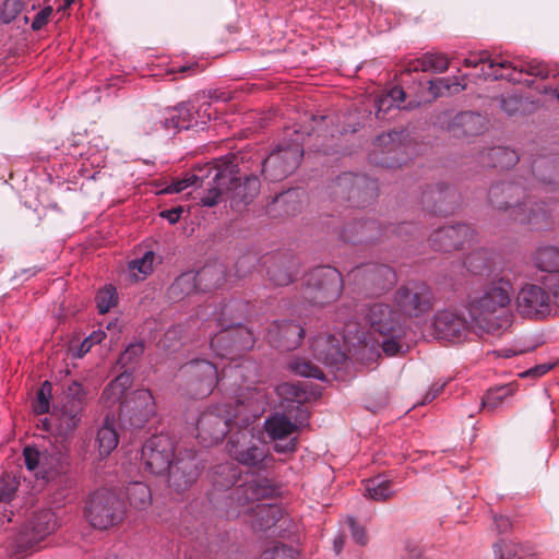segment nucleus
<instances>
[{"mask_svg": "<svg viewBox=\"0 0 559 559\" xmlns=\"http://www.w3.org/2000/svg\"><path fill=\"white\" fill-rule=\"evenodd\" d=\"M254 393L257 395L254 401L251 399L237 400L239 405L236 411H231L229 404H224L204 412L197 423L198 438L201 442L205 445L215 444L223 440L233 426H248L251 419L262 411L264 403V395L260 392ZM227 450L234 460L248 466H257L265 457L264 449L260 447L259 440L248 427H243L230 436Z\"/></svg>", "mask_w": 559, "mask_h": 559, "instance_id": "1", "label": "nucleus"}, {"mask_svg": "<svg viewBox=\"0 0 559 559\" xmlns=\"http://www.w3.org/2000/svg\"><path fill=\"white\" fill-rule=\"evenodd\" d=\"M236 166L230 157L216 160L200 167L195 174L187 175L174 181L166 188L168 193H178L190 186L199 185L204 194L200 197L202 206H214L226 191H233L231 201L235 203L250 202L259 192L260 183L257 177H247L243 182L235 177Z\"/></svg>", "mask_w": 559, "mask_h": 559, "instance_id": "2", "label": "nucleus"}, {"mask_svg": "<svg viewBox=\"0 0 559 559\" xmlns=\"http://www.w3.org/2000/svg\"><path fill=\"white\" fill-rule=\"evenodd\" d=\"M513 286L498 274L476 289L468 298L467 311L474 329L501 334L512 324L510 311Z\"/></svg>", "mask_w": 559, "mask_h": 559, "instance_id": "3", "label": "nucleus"}, {"mask_svg": "<svg viewBox=\"0 0 559 559\" xmlns=\"http://www.w3.org/2000/svg\"><path fill=\"white\" fill-rule=\"evenodd\" d=\"M273 489L266 480L252 479L236 487L228 496L225 515L229 520L243 518L255 531L272 527L281 519V508L276 504L261 503V499L267 498Z\"/></svg>", "mask_w": 559, "mask_h": 559, "instance_id": "4", "label": "nucleus"}, {"mask_svg": "<svg viewBox=\"0 0 559 559\" xmlns=\"http://www.w3.org/2000/svg\"><path fill=\"white\" fill-rule=\"evenodd\" d=\"M174 445L165 435L153 436L142 448V461L145 468L154 475L169 473V480L177 490H185L193 484L199 472L192 462L178 461L171 465Z\"/></svg>", "mask_w": 559, "mask_h": 559, "instance_id": "5", "label": "nucleus"}, {"mask_svg": "<svg viewBox=\"0 0 559 559\" xmlns=\"http://www.w3.org/2000/svg\"><path fill=\"white\" fill-rule=\"evenodd\" d=\"M131 383V374L122 372L106 386L103 399L109 404L120 403L121 415L131 426L139 428L155 414V402L152 393L144 389L136 390L128 400L121 402Z\"/></svg>", "mask_w": 559, "mask_h": 559, "instance_id": "6", "label": "nucleus"}, {"mask_svg": "<svg viewBox=\"0 0 559 559\" xmlns=\"http://www.w3.org/2000/svg\"><path fill=\"white\" fill-rule=\"evenodd\" d=\"M464 64L473 68L481 64V71L486 78H490L492 80L504 79L513 83L521 82V75L523 73L542 78H547L549 75V71L544 63L533 60H520L514 63L501 58H489L481 55L465 58Z\"/></svg>", "mask_w": 559, "mask_h": 559, "instance_id": "7", "label": "nucleus"}, {"mask_svg": "<svg viewBox=\"0 0 559 559\" xmlns=\"http://www.w3.org/2000/svg\"><path fill=\"white\" fill-rule=\"evenodd\" d=\"M294 134L296 138L292 142L280 145L263 160L262 171L270 180H282L299 165L304 156V135H310V132L295 129Z\"/></svg>", "mask_w": 559, "mask_h": 559, "instance_id": "8", "label": "nucleus"}, {"mask_svg": "<svg viewBox=\"0 0 559 559\" xmlns=\"http://www.w3.org/2000/svg\"><path fill=\"white\" fill-rule=\"evenodd\" d=\"M523 194V189L513 183H500L492 186L489 189V200L491 204L498 210L512 211V216L520 223L536 224L539 217L545 216V211L539 204L536 205V210L531 207L527 209V203L519 202V198Z\"/></svg>", "mask_w": 559, "mask_h": 559, "instance_id": "9", "label": "nucleus"}, {"mask_svg": "<svg viewBox=\"0 0 559 559\" xmlns=\"http://www.w3.org/2000/svg\"><path fill=\"white\" fill-rule=\"evenodd\" d=\"M124 512L123 501L115 492L100 489L87 501L85 516L92 526L106 530L121 522Z\"/></svg>", "mask_w": 559, "mask_h": 559, "instance_id": "10", "label": "nucleus"}, {"mask_svg": "<svg viewBox=\"0 0 559 559\" xmlns=\"http://www.w3.org/2000/svg\"><path fill=\"white\" fill-rule=\"evenodd\" d=\"M23 455L27 469L41 479H48L51 474L59 472L67 460L66 449L61 443L44 449L25 447Z\"/></svg>", "mask_w": 559, "mask_h": 559, "instance_id": "11", "label": "nucleus"}, {"mask_svg": "<svg viewBox=\"0 0 559 559\" xmlns=\"http://www.w3.org/2000/svg\"><path fill=\"white\" fill-rule=\"evenodd\" d=\"M516 310L525 318L540 319L551 311L549 294L540 286L527 284L516 295Z\"/></svg>", "mask_w": 559, "mask_h": 559, "instance_id": "12", "label": "nucleus"}, {"mask_svg": "<svg viewBox=\"0 0 559 559\" xmlns=\"http://www.w3.org/2000/svg\"><path fill=\"white\" fill-rule=\"evenodd\" d=\"M394 304L401 313L419 317L430 309L431 292L425 284L404 286L395 293Z\"/></svg>", "mask_w": 559, "mask_h": 559, "instance_id": "13", "label": "nucleus"}, {"mask_svg": "<svg viewBox=\"0 0 559 559\" xmlns=\"http://www.w3.org/2000/svg\"><path fill=\"white\" fill-rule=\"evenodd\" d=\"M57 528V520L50 511L37 514L19 534L16 547L20 551L36 549L40 542Z\"/></svg>", "mask_w": 559, "mask_h": 559, "instance_id": "14", "label": "nucleus"}, {"mask_svg": "<svg viewBox=\"0 0 559 559\" xmlns=\"http://www.w3.org/2000/svg\"><path fill=\"white\" fill-rule=\"evenodd\" d=\"M365 320L373 332L381 335L402 336L404 334L401 313L393 311L386 304L377 302L369 306Z\"/></svg>", "mask_w": 559, "mask_h": 559, "instance_id": "15", "label": "nucleus"}, {"mask_svg": "<svg viewBox=\"0 0 559 559\" xmlns=\"http://www.w3.org/2000/svg\"><path fill=\"white\" fill-rule=\"evenodd\" d=\"M267 436L275 441L274 451L277 453H293L297 449V439L290 437L297 425L283 414H275L264 423Z\"/></svg>", "mask_w": 559, "mask_h": 559, "instance_id": "16", "label": "nucleus"}, {"mask_svg": "<svg viewBox=\"0 0 559 559\" xmlns=\"http://www.w3.org/2000/svg\"><path fill=\"white\" fill-rule=\"evenodd\" d=\"M191 377L190 390L197 397H204L212 393L218 381L217 367L206 360H193L186 366Z\"/></svg>", "mask_w": 559, "mask_h": 559, "instance_id": "17", "label": "nucleus"}, {"mask_svg": "<svg viewBox=\"0 0 559 559\" xmlns=\"http://www.w3.org/2000/svg\"><path fill=\"white\" fill-rule=\"evenodd\" d=\"M205 105L206 108L202 114L199 110L193 114L192 109L194 107L188 104H181L173 109H168L165 114L163 128L167 131L176 132L183 129L187 130L199 123H205L206 120L211 119V114L207 112L210 103H205Z\"/></svg>", "mask_w": 559, "mask_h": 559, "instance_id": "18", "label": "nucleus"}, {"mask_svg": "<svg viewBox=\"0 0 559 559\" xmlns=\"http://www.w3.org/2000/svg\"><path fill=\"white\" fill-rule=\"evenodd\" d=\"M474 237V230L466 224L442 227L437 230L432 241L439 250L451 251L463 248Z\"/></svg>", "mask_w": 559, "mask_h": 559, "instance_id": "19", "label": "nucleus"}, {"mask_svg": "<svg viewBox=\"0 0 559 559\" xmlns=\"http://www.w3.org/2000/svg\"><path fill=\"white\" fill-rule=\"evenodd\" d=\"M401 135L402 133L395 131L379 135L372 143V162L385 167H394L400 165L399 160H395L389 155L395 154L400 150L397 140L401 138Z\"/></svg>", "mask_w": 559, "mask_h": 559, "instance_id": "20", "label": "nucleus"}, {"mask_svg": "<svg viewBox=\"0 0 559 559\" xmlns=\"http://www.w3.org/2000/svg\"><path fill=\"white\" fill-rule=\"evenodd\" d=\"M214 274L211 266L203 267L200 272H187L176 278L169 288V295L174 299L183 298L194 293L198 287Z\"/></svg>", "mask_w": 559, "mask_h": 559, "instance_id": "21", "label": "nucleus"}, {"mask_svg": "<svg viewBox=\"0 0 559 559\" xmlns=\"http://www.w3.org/2000/svg\"><path fill=\"white\" fill-rule=\"evenodd\" d=\"M311 347L314 358L325 366H336L345 360V354L333 335L316 337Z\"/></svg>", "mask_w": 559, "mask_h": 559, "instance_id": "22", "label": "nucleus"}, {"mask_svg": "<svg viewBox=\"0 0 559 559\" xmlns=\"http://www.w3.org/2000/svg\"><path fill=\"white\" fill-rule=\"evenodd\" d=\"M69 392L71 399L60 409V428L74 429L80 423V414L83 407V390L80 383L74 382Z\"/></svg>", "mask_w": 559, "mask_h": 559, "instance_id": "23", "label": "nucleus"}, {"mask_svg": "<svg viewBox=\"0 0 559 559\" xmlns=\"http://www.w3.org/2000/svg\"><path fill=\"white\" fill-rule=\"evenodd\" d=\"M433 328L438 337L455 342L459 341L466 331V323L454 313L442 311L435 318Z\"/></svg>", "mask_w": 559, "mask_h": 559, "instance_id": "24", "label": "nucleus"}, {"mask_svg": "<svg viewBox=\"0 0 559 559\" xmlns=\"http://www.w3.org/2000/svg\"><path fill=\"white\" fill-rule=\"evenodd\" d=\"M534 265L542 272H559V247L542 245L533 254Z\"/></svg>", "mask_w": 559, "mask_h": 559, "instance_id": "25", "label": "nucleus"}, {"mask_svg": "<svg viewBox=\"0 0 559 559\" xmlns=\"http://www.w3.org/2000/svg\"><path fill=\"white\" fill-rule=\"evenodd\" d=\"M95 442L102 457L109 455L117 448L119 438L114 419L109 416H106L103 426L98 429Z\"/></svg>", "mask_w": 559, "mask_h": 559, "instance_id": "26", "label": "nucleus"}, {"mask_svg": "<svg viewBox=\"0 0 559 559\" xmlns=\"http://www.w3.org/2000/svg\"><path fill=\"white\" fill-rule=\"evenodd\" d=\"M449 68V60L443 53H425L411 62L409 71L442 73Z\"/></svg>", "mask_w": 559, "mask_h": 559, "instance_id": "27", "label": "nucleus"}, {"mask_svg": "<svg viewBox=\"0 0 559 559\" xmlns=\"http://www.w3.org/2000/svg\"><path fill=\"white\" fill-rule=\"evenodd\" d=\"M495 554L499 559H532L536 549L532 545L501 540L496 545Z\"/></svg>", "mask_w": 559, "mask_h": 559, "instance_id": "28", "label": "nucleus"}, {"mask_svg": "<svg viewBox=\"0 0 559 559\" xmlns=\"http://www.w3.org/2000/svg\"><path fill=\"white\" fill-rule=\"evenodd\" d=\"M467 271L474 275L487 276L491 280L492 276V260L486 250H478L471 253L465 260Z\"/></svg>", "mask_w": 559, "mask_h": 559, "instance_id": "29", "label": "nucleus"}, {"mask_svg": "<svg viewBox=\"0 0 559 559\" xmlns=\"http://www.w3.org/2000/svg\"><path fill=\"white\" fill-rule=\"evenodd\" d=\"M465 90L463 80L453 78H438L429 81V91L433 98L452 95Z\"/></svg>", "mask_w": 559, "mask_h": 559, "instance_id": "30", "label": "nucleus"}, {"mask_svg": "<svg viewBox=\"0 0 559 559\" xmlns=\"http://www.w3.org/2000/svg\"><path fill=\"white\" fill-rule=\"evenodd\" d=\"M278 347L284 350L296 348L304 337V329L294 322H285L278 326Z\"/></svg>", "mask_w": 559, "mask_h": 559, "instance_id": "31", "label": "nucleus"}, {"mask_svg": "<svg viewBox=\"0 0 559 559\" xmlns=\"http://www.w3.org/2000/svg\"><path fill=\"white\" fill-rule=\"evenodd\" d=\"M364 487L365 496L376 501L386 500L394 493L391 481L380 475L367 479Z\"/></svg>", "mask_w": 559, "mask_h": 559, "instance_id": "32", "label": "nucleus"}, {"mask_svg": "<svg viewBox=\"0 0 559 559\" xmlns=\"http://www.w3.org/2000/svg\"><path fill=\"white\" fill-rule=\"evenodd\" d=\"M238 475H239V472L235 464L225 463V464L218 465L213 471L211 479H212L213 486L216 489H225V488L233 486L236 483Z\"/></svg>", "mask_w": 559, "mask_h": 559, "instance_id": "33", "label": "nucleus"}, {"mask_svg": "<svg viewBox=\"0 0 559 559\" xmlns=\"http://www.w3.org/2000/svg\"><path fill=\"white\" fill-rule=\"evenodd\" d=\"M155 254L153 251H146L142 258L129 262L128 271L134 281H143L153 271Z\"/></svg>", "mask_w": 559, "mask_h": 559, "instance_id": "34", "label": "nucleus"}, {"mask_svg": "<svg viewBox=\"0 0 559 559\" xmlns=\"http://www.w3.org/2000/svg\"><path fill=\"white\" fill-rule=\"evenodd\" d=\"M405 100V92L399 86L392 87L388 93L381 95L376 100L377 116L388 112L392 108H400Z\"/></svg>", "mask_w": 559, "mask_h": 559, "instance_id": "35", "label": "nucleus"}, {"mask_svg": "<svg viewBox=\"0 0 559 559\" xmlns=\"http://www.w3.org/2000/svg\"><path fill=\"white\" fill-rule=\"evenodd\" d=\"M129 502L136 509H145L151 504V490L143 483H133L127 489Z\"/></svg>", "mask_w": 559, "mask_h": 559, "instance_id": "36", "label": "nucleus"}, {"mask_svg": "<svg viewBox=\"0 0 559 559\" xmlns=\"http://www.w3.org/2000/svg\"><path fill=\"white\" fill-rule=\"evenodd\" d=\"M488 156L492 159V166L500 168H509L515 165L519 156L515 151L508 147L498 146L488 152Z\"/></svg>", "mask_w": 559, "mask_h": 559, "instance_id": "37", "label": "nucleus"}, {"mask_svg": "<svg viewBox=\"0 0 559 559\" xmlns=\"http://www.w3.org/2000/svg\"><path fill=\"white\" fill-rule=\"evenodd\" d=\"M96 307L99 313H106L118 304V293L115 286L106 285L99 289L96 297Z\"/></svg>", "mask_w": 559, "mask_h": 559, "instance_id": "38", "label": "nucleus"}, {"mask_svg": "<svg viewBox=\"0 0 559 559\" xmlns=\"http://www.w3.org/2000/svg\"><path fill=\"white\" fill-rule=\"evenodd\" d=\"M513 389L510 385H502L492 390H489L487 394L483 399V407L488 411H493L499 405L503 403V401L512 395Z\"/></svg>", "mask_w": 559, "mask_h": 559, "instance_id": "39", "label": "nucleus"}, {"mask_svg": "<svg viewBox=\"0 0 559 559\" xmlns=\"http://www.w3.org/2000/svg\"><path fill=\"white\" fill-rule=\"evenodd\" d=\"M289 369L301 377L323 379V372L320 368L313 365L311 361L296 359L289 362Z\"/></svg>", "mask_w": 559, "mask_h": 559, "instance_id": "40", "label": "nucleus"}, {"mask_svg": "<svg viewBox=\"0 0 559 559\" xmlns=\"http://www.w3.org/2000/svg\"><path fill=\"white\" fill-rule=\"evenodd\" d=\"M260 559H300L299 552L285 545H275L265 549Z\"/></svg>", "mask_w": 559, "mask_h": 559, "instance_id": "41", "label": "nucleus"}, {"mask_svg": "<svg viewBox=\"0 0 559 559\" xmlns=\"http://www.w3.org/2000/svg\"><path fill=\"white\" fill-rule=\"evenodd\" d=\"M19 481L11 474H3L0 477V502H9L13 499Z\"/></svg>", "mask_w": 559, "mask_h": 559, "instance_id": "42", "label": "nucleus"}, {"mask_svg": "<svg viewBox=\"0 0 559 559\" xmlns=\"http://www.w3.org/2000/svg\"><path fill=\"white\" fill-rule=\"evenodd\" d=\"M24 5V0H4L0 9V19L10 23L21 13Z\"/></svg>", "mask_w": 559, "mask_h": 559, "instance_id": "43", "label": "nucleus"}, {"mask_svg": "<svg viewBox=\"0 0 559 559\" xmlns=\"http://www.w3.org/2000/svg\"><path fill=\"white\" fill-rule=\"evenodd\" d=\"M51 395V384L45 381L37 394V401L34 404V411L37 414H45L49 411V399Z\"/></svg>", "mask_w": 559, "mask_h": 559, "instance_id": "44", "label": "nucleus"}, {"mask_svg": "<svg viewBox=\"0 0 559 559\" xmlns=\"http://www.w3.org/2000/svg\"><path fill=\"white\" fill-rule=\"evenodd\" d=\"M144 352V345L141 342L130 344L120 356L119 362L124 367L135 361Z\"/></svg>", "mask_w": 559, "mask_h": 559, "instance_id": "45", "label": "nucleus"}, {"mask_svg": "<svg viewBox=\"0 0 559 559\" xmlns=\"http://www.w3.org/2000/svg\"><path fill=\"white\" fill-rule=\"evenodd\" d=\"M317 276H322L328 280V282L333 285L332 297H335L338 294L341 275L333 267H321L316 271Z\"/></svg>", "mask_w": 559, "mask_h": 559, "instance_id": "46", "label": "nucleus"}, {"mask_svg": "<svg viewBox=\"0 0 559 559\" xmlns=\"http://www.w3.org/2000/svg\"><path fill=\"white\" fill-rule=\"evenodd\" d=\"M277 394L287 401H300L304 396V392L296 384L283 383L276 388Z\"/></svg>", "mask_w": 559, "mask_h": 559, "instance_id": "47", "label": "nucleus"}, {"mask_svg": "<svg viewBox=\"0 0 559 559\" xmlns=\"http://www.w3.org/2000/svg\"><path fill=\"white\" fill-rule=\"evenodd\" d=\"M247 371V372H253L255 373L257 371V367L253 362L251 361H243L241 364H238V365H235L234 367L233 366H228L227 368L224 369V374H228L229 377H233V378H238V377H242L245 376L243 372Z\"/></svg>", "mask_w": 559, "mask_h": 559, "instance_id": "48", "label": "nucleus"}, {"mask_svg": "<svg viewBox=\"0 0 559 559\" xmlns=\"http://www.w3.org/2000/svg\"><path fill=\"white\" fill-rule=\"evenodd\" d=\"M52 14V8L51 7H45L41 9L34 17L31 26L34 31L41 29L49 21L50 16Z\"/></svg>", "mask_w": 559, "mask_h": 559, "instance_id": "49", "label": "nucleus"}, {"mask_svg": "<svg viewBox=\"0 0 559 559\" xmlns=\"http://www.w3.org/2000/svg\"><path fill=\"white\" fill-rule=\"evenodd\" d=\"M229 334H218L211 340V348L214 350L215 355L224 358L231 353L230 348L221 349V344L225 343L226 341H229Z\"/></svg>", "mask_w": 559, "mask_h": 559, "instance_id": "50", "label": "nucleus"}, {"mask_svg": "<svg viewBox=\"0 0 559 559\" xmlns=\"http://www.w3.org/2000/svg\"><path fill=\"white\" fill-rule=\"evenodd\" d=\"M270 280L277 286H285L292 282V275L282 269L269 271Z\"/></svg>", "mask_w": 559, "mask_h": 559, "instance_id": "51", "label": "nucleus"}, {"mask_svg": "<svg viewBox=\"0 0 559 559\" xmlns=\"http://www.w3.org/2000/svg\"><path fill=\"white\" fill-rule=\"evenodd\" d=\"M347 523L355 543L365 545L367 542V535L364 527L359 526L353 518H349Z\"/></svg>", "mask_w": 559, "mask_h": 559, "instance_id": "52", "label": "nucleus"}, {"mask_svg": "<svg viewBox=\"0 0 559 559\" xmlns=\"http://www.w3.org/2000/svg\"><path fill=\"white\" fill-rule=\"evenodd\" d=\"M501 109L508 115H513L521 107V100L516 96L502 98L500 102Z\"/></svg>", "mask_w": 559, "mask_h": 559, "instance_id": "53", "label": "nucleus"}, {"mask_svg": "<svg viewBox=\"0 0 559 559\" xmlns=\"http://www.w3.org/2000/svg\"><path fill=\"white\" fill-rule=\"evenodd\" d=\"M389 336H390V338L383 341L382 348H383V352L388 356H394L401 349V345H400V343L397 341V338L400 336H393V335H389Z\"/></svg>", "mask_w": 559, "mask_h": 559, "instance_id": "54", "label": "nucleus"}, {"mask_svg": "<svg viewBox=\"0 0 559 559\" xmlns=\"http://www.w3.org/2000/svg\"><path fill=\"white\" fill-rule=\"evenodd\" d=\"M182 213V207H176L166 210L160 213V216L166 218L170 224H175L179 221Z\"/></svg>", "mask_w": 559, "mask_h": 559, "instance_id": "55", "label": "nucleus"}, {"mask_svg": "<svg viewBox=\"0 0 559 559\" xmlns=\"http://www.w3.org/2000/svg\"><path fill=\"white\" fill-rule=\"evenodd\" d=\"M550 368H551V366H549V365H540V366H537L535 368H532V369L525 371L521 376L522 377H524V376L540 377V376L545 374L546 372H548L550 370Z\"/></svg>", "mask_w": 559, "mask_h": 559, "instance_id": "56", "label": "nucleus"}, {"mask_svg": "<svg viewBox=\"0 0 559 559\" xmlns=\"http://www.w3.org/2000/svg\"><path fill=\"white\" fill-rule=\"evenodd\" d=\"M379 274L385 278L389 285H392L395 282V273L389 266H381L378 270Z\"/></svg>", "mask_w": 559, "mask_h": 559, "instance_id": "57", "label": "nucleus"}, {"mask_svg": "<svg viewBox=\"0 0 559 559\" xmlns=\"http://www.w3.org/2000/svg\"><path fill=\"white\" fill-rule=\"evenodd\" d=\"M495 524L499 532H506L510 528L511 522L508 518L499 515L495 516Z\"/></svg>", "mask_w": 559, "mask_h": 559, "instance_id": "58", "label": "nucleus"}, {"mask_svg": "<svg viewBox=\"0 0 559 559\" xmlns=\"http://www.w3.org/2000/svg\"><path fill=\"white\" fill-rule=\"evenodd\" d=\"M106 336V332L103 330H96L86 338L90 341L92 345L100 343Z\"/></svg>", "mask_w": 559, "mask_h": 559, "instance_id": "59", "label": "nucleus"}, {"mask_svg": "<svg viewBox=\"0 0 559 559\" xmlns=\"http://www.w3.org/2000/svg\"><path fill=\"white\" fill-rule=\"evenodd\" d=\"M444 384H433L431 386V389L429 390V392L427 393L426 397H425V402H430L432 401L433 399H436L439 393L442 391Z\"/></svg>", "mask_w": 559, "mask_h": 559, "instance_id": "60", "label": "nucleus"}, {"mask_svg": "<svg viewBox=\"0 0 559 559\" xmlns=\"http://www.w3.org/2000/svg\"><path fill=\"white\" fill-rule=\"evenodd\" d=\"M93 347V345L90 343V341L87 338H85L80 348H79V354L78 356L79 357H82L83 355H85L86 353H88L91 350V348Z\"/></svg>", "mask_w": 559, "mask_h": 559, "instance_id": "61", "label": "nucleus"}, {"mask_svg": "<svg viewBox=\"0 0 559 559\" xmlns=\"http://www.w3.org/2000/svg\"><path fill=\"white\" fill-rule=\"evenodd\" d=\"M344 546V538L338 536L334 539V550L336 554H340Z\"/></svg>", "mask_w": 559, "mask_h": 559, "instance_id": "62", "label": "nucleus"}, {"mask_svg": "<svg viewBox=\"0 0 559 559\" xmlns=\"http://www.w3.org/2000/svg\"><path fill=\"white\" fill-rule=\"evenodd\" d=\"M476 119H479V116L477 115H473V114H466V115H462L460 117V120L463 122V123H468V122H472L473 120H476Z\"/></svg>", "mask_w": 559, "mask_h": 559, "instance_id": "63", "label": "nucleus"}, {"mask_svg": "<svg viewBox=\"0 0 559 559\" xmlns=\"http://www.w3.org/2000/svg\"><path fill=\"white\" fill-rule=\"evenodd\" d=\"M552 296H554L555 302L559 307V281L552 286Z\"/></svg>", "mask_w": 559, "mask_h": 559, "instance_id": "64", "label": "nucleus"}]
</instances>
